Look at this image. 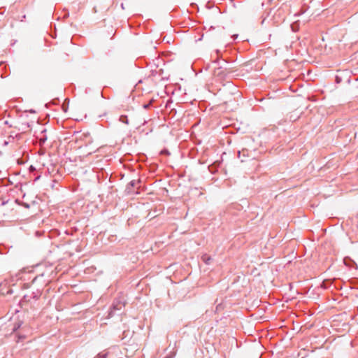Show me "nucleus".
I'll use <instances>...</instances> for the list:
<instances>
[{
	"label": "nucleus",
	"instance_id": "obj_1",
	"mask_svg": "<svg viewBox=\"0 0 358 358\" xmlns=\"http://www.w3.org/2000/svg\"><path fill=\"white\" fill-rule=\"evenodd\" d=\"M231 72L232 71L231 70V68H229L224 65H220L218 67L214 69L213 76L220 79H225Z\"/></svg>",
	"mask_w": 358,
	"mask_h": 358
},
{
	"label": "nucleus",
	"instance_id": "obj_2",
	"mask_svg": "<svg viewBox=\"0 0 358 358\" xmlns=\"http://www.w3.org/2000/svg\"><path fill=\"white\" fill-rule=\"evenodd\" d=\"M124 305V302L121 299H115L111 306V310L108 314L109 316L112 317L115 311L122 310Z\"/></svg>",
	"mask_w": 358,
	"mask_h": 358
},
{
	"label": "nucleus",
	"instance_id": "obj_3",
	"mask_svg": "<svg viewBox=\"0 0 358 358\" xmlns=\"http://www.w3.org/2000/svg\"><path fill=\"white\" fill-rule=\"evenodd\" d=\"M343 263L347 267H348L350 268H355V269H357V268H358L356 262L352 259H351L350 257H344Z\"/></svg>",
	"mask_w": 358,
	"mask_h": 358
},
{
	"label": "nucleus",
	"instance_id": "obj_4",
	"mask_svg": "<svg viewBox=\"0 0 358 358\" xmlns=\"http://www.w3.org/2000/svg\"><path fill=\"white\" fill-rule=\"evenodd\" d=\"M41 293L39 290H36V292H33L31 296L24 295L23 297V300L27 302H29L31 299H38L41 296Z\"/></svg>",
	"mask_w": 358,
	"mask_h": 358
},
{
	"label": "nucleus",
	"instance_id": "obj_5",
	"mask_svg": "<svg viewBox=\"0 0 358 358\" xmlns=\"http://www.w3.org/2000/svg\"><path fill=\"white\" fill-rule=\"evenodd\" d=\"M46 129H43L39 136H37L40 145H43L47 141Z\"/></svg>",
	"mask_w": 358,
	"mask_h": 358
},
{
	"label": "nucleus",
	"instance_id": "obj_6",
	"mask_svg": "<svg viewBox=\"0 0 358 358\" xmlns=\"http://www.w3.org/2000/svg\"><path fill=\"white\" fill-rule=\"evenodd\" d=\"M136 182L135 180H132L127 184L125 189V192L127 194H131L134 192L133 188L136 186Z\"/></svg>",
	"mask_w": 358,
	"mask_h": 358
},
{
	"label": "nucleus",
	"instance_id": "obj_7",
	"mask_svg": "<svg viewBox=\"0 0 358 358\" xmlns=\"http://www.w3.org/2000/svg\"><path fill=\"white\" fill-rule=\"evenodd\" d=\"M22 324H23V322L22 320H18V321L15 322L13 324L12 332L13 333L17 332L21 328Z\"/></svg>",
	"mask_w": 358,
	"mask_h": 358
},
{
	"label": "nucleus",
	"instance_id": "obj_8",
	"mask_svg": "<svg viewBox=\"0 0 358 358\" xmlns=\"http://www.w3.org/2000/svg\"><path fill=\"white\" fill-rule=\"evenodd\" d=\"M291 29L293 32H297L299 30L300 22L299 20L294 22L290 25Z\"/></svg>",
	"mask_w": 358,
	"mask_h": 358
},
{
	"label": "nucleus",
	"instance_id": "obj_9",
	"mask_svg": "<svg viewBox=\"0 0 358 358\" xmlns=\"http://www.w3.org/2000/svg\"><path fill=\"white\" fill-rule=\"evenodd\" d=\"M36 203H37L36 201L33 200L31 202H27V201L24 202L23 201V202L20 203V205L22 206L23 207H24L25 208H29L31 206H34Z\"/></svg>",
	"mask_w": 358,
	"mask_h": 358
},
{
	"label": "nucleus",
	"instance_id": "obj_10",
	"mask_svg": "<svg viewBox=\"0 0 358 358\" xmlns=\"http://www.w3.org/2000/svg\"><path fill=\"white\" fill-rule=\"evenodd\" d=\"M201 259L202 261L206 264H210V262H211V257L208 255L207 254H204L202 255L201 257Z\"/></svg>",
	"mask_w": 358,
	"mask_h": 358
},
{
	"label": "nucleus",
	"instance_id": "obj_11",
	"mask_svg": "<svg viewBox=\"0 0 358 358\" xmlns=\"http://www.w3.org/2000/svg\"><path fill=\"white\" fill-rule=\"evenodd\" d=\"M31 125L29 122H26V123H22L20 126V127L19 128V130H22V133H24L26 131L27 129H28L29 128H30Z\"/></svg>",
	"mask_w": 358,
	"mask_h": 358
},
{
	"label": "nucleus",
	"instance_id": "obj_12",
	"mask_svg": "<svg viewBox=\"0 0 358 358\" xmlns=\"http://www.w3.org/2000/svg\"><path fill=\"white\" fill-rule=\"evenodd\" d=\"M16 336L17 337V343L24 341L27 338V336L21 332H18Z\"/></svg>",
	"mask_w": 358,
	"mask_h": 358
},
{
	"label": "nucleus",
	"instance_id": "obj_13",
	"mask_svg": "<svg viewBox=\"0 0 358 358\" xmlns=\"http://www.w3.org/2000/svg\"><path fill=\"white\" fill-rule=\"evenodd\" d=\"M120 121L124 123V124H129V120H128V117L127 115H122L120 117Z\"/></svg>",
	"mask_w": 358,
	"mask_h": 358
},
{
	"label": "nucleus",
	"instance_id": "obj_14",
	"mask_svg": "<svg viewBox=\"0 0 358 358\" xmlns=\"http://www.w3.org/2000/svg\"><path fill=\"white\" fill-rule=\"evenodd\" d=\"M216 54L217 55V57L213 62L215 64H219V59L221 57V52L219 50H217Z\"/></svg>",
	"mask_w": 358,
	"mask_h": 358
},
{
	"label": "nucleus",
	"instance_id": "obj_15",
	"mask_svg": "<svg viewBox=\"0 0 358 358\" xmlns=\"http://www.w3.org/2000/svg\"><path fill=\"white\" fill-rule=\"evenodd\" d=\"M108 352H99L94 358H107Z\"/></svg>",
	"mask_w": 358,
	"mask_h": 358
},
{
	"label": "nucleus",
	"instance_id": "obj_16",
	"mask_svg": "<svg viewBox=\"0 0 358 358\" xmlns=\"http://www.w3.org/2000/svg\"><path fill=\"white\" fill-rule=\"evenodd\" d=\"M23 133H17L15 134V139L16 141H21L22 138Z\"/></svg>",
	"mask_w": 358,
	"mask_h": 358
},
{
	"label": "nucleus",
	"instance_id": "obj_17",
	"mask_svg": "<svg viewBox=\"0 0 358 358\" xmlns=\"http://www.w3.org/2000/svg\"><path fill=\"white\" fill-rule=\"evenodd\" d=\"M160 153H161V155H170V152L167 149L162 150Z\"/></svg>",
	"mask_w": 358,
	"mask_h": 358
},
{
	"label": "nucleus",
	"instance_id": "obj_18",
	"mask_svg": "<svg viewBox=\"0 0 358 358\" xmlns=\"http://www.w3.org/2000/svg\"><path fill=\"white\" fill-rule=\"evenodd\" d=\"M152 102V101H150V103H145V104H143V108H145V109H148V108H150V106H151Z\"/></svg>",
	"mask_w": 358,
	"mask_h": 358
},
{
	"label": "nucleus",
	"instance_id": "obj_19",
	"mask_svg": "<svg viewBox=\"0 0 358 358\" xmlns=\"http://www.w3.org/2000/svg\"><path fill=\"white\" fill-rule=\"evenodd\" d=\"M245 150H243L242 151H238V157L240 158L241 157V154L242 153L243 156H245L246 155V153H245Z\"/></svg>",
	"mask_w": 358,
	"mask_h": 358
},
{
	"label": "nucleus",
	"instance_id": "obj_20",
	"mask_svg": "<svg viewBox=\"0 0 358 358\" xmlns=\"http://www.w3.org/2000/svg\"><path fill=\"white\" fill-rule=\"evenodd\" d=\"M13 293V289H10H10H8L6 291V294H12Z\"/></svg>",
	"mask_w": 358,
	"mask_h": 358
},
{
	"label": "nucleus",
	"instance_id": "obj_21",
	"mask_svg": "<svg viewBox=\"0 0 358 358\" xmlns=\"http://www.w3.org/2000/svg\"><path fill=\"white\" fill-rule=\"evenodd\" d=\"M10 138H12L13 139H15V134L13 132H11V134H10L9 137Z\"/></svg>",
	"mask_w": 358,
	"mask_h": 358
},
{
	"label": "nucleus",
	"instance_id": "obj_22",
	"mask_svg": "<svg viewBox=\"0 0 358 358\" xmlns=\"http://www.w3.org/2000/svg\"><path fill=\"white\" fill-rule=\"evenodd\" d=\"M29 112L31 113H36V111L34 110H33V109L29 110Z\"/></svg>",
	"mask_w": 358,
	"mask_h": 358
},
{
	"label": "nucleus",
	"instance_id": "obj_23",
	"mask_svg": "<svg viewBox=\"0 0 358 358\" xmlns=\"http://www.w3.org/2000/svg\"><path fill=\"white\" fill-rule=\"evenodd\" d=\"M63 110H64V111H65V112L66 111V108H64V106H63Z\"/></svg>",
	"mask_w": 358,
	"mask_h": 358
},
{
	"label": "nucleus",
	"instance_id": "obj_24",
	"mask_svg": "<svg viewBox=\"0 0 358 358\" xmlns=\"http://www.w3.org/2000/svg\"><path fill=\"white\" fill-rule=\"evenodd\" d=\"M8 143V141H5V142H4V145H7Z\"/></svg>",
	"mask_w": 358,
	"mask_h": 358
},
{
	"label": "nucleus",
	"instance_id": "obj_25",
	"mask_svg": "<svg viewBox=\"0 0 358 358\" xmlns=\"http://www.w3.org/2000/svg\"><path fill=\"white\" fill-rule=\"evenodd\" d=\"M223 61H224V62L225 64H227V63H228V62H227V60H225V59H224Z\"/></svg>",
	"mask_w": 358,
	"mask_h": 358
},
{
	"label": "nucleus",
	"instance_id": "obj_26",
	"mask_svg": "<svg viewBox=\"0 0 358 358\" xmlns=\"http://www.w3.org/2000/svg\"><path fill=\"white\" fill-rule=\"evenodd\" d=\"M166 358H167V357H166Z\"/></svg>",
	"mask_w": 358,
	"mask_h": 358
}]
</instances>
